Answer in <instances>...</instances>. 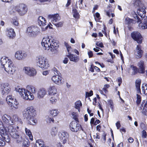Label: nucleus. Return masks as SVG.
I'll list each match as a JSON object with an SVG mask.
<instances>
[{"label": "nucleus", "instance_id": "bb28decb", "mask_svg": "<svg viewBox=\"0 0 147 147\" xmlns=\"http://www.w3.org/2000/svg\"><path fill=\"white\" fill-rule=\"evenodd\" d=\"M59 113V112L57 109H51L48 111V113L53 117L57 116Z\"/></svg>", "mask_w": 147, "mask_h": 147}, {"label": "nucleus", "instance_id": "3c124183", "mask_svg": "<svg viewBox=\"0 0 147 147\" xmlns=\"http://www.w3.org/2000/svg\"><path fill=\"white\" fill-rule=\"evenodd\" d=\"M83 1V0H78V2H76V5L77 4V3L79 2V7L80 9H82L83 7V5L82 4V2Z\"/></svg>", "mask_w": 147, "mask_h": 147}, {"label": "nucleus", "instance_id": "5fc2aeb1", "mask_svg": "<svg viewBox=\"0 0 147 147\" xmlns=\"http://www.w3.org/2000/svg\"><path fill=\"white\" fill-rule=\"evenodd\" d=\"M63 22H61L57 23L54 24V25L57 27H61L63 26Z\"/></svg>", "mask_w": 147, "mask_h": 147}, {"label": "nucleus", "instance_id": "9d476101", "mask_svg": "<svg viewBox=\"0 0 147 147\" xmlns=\"http://www.w3.org/2000/svg\"><path fill=\"white\" fill-rule=\"evenodd\" d=\"M0 90L3 95L7 94L10 91V88L8 83H3L1 84Z\"/></svg>", "mask_w": 147, "mask_h": 147}, {"label": "nucleus", "instance_id": "20e7f679", "mask_svg": "<svg viewBox=\"0 0 147 147\" xmlns=\"http://www.w3.org/2000/svg\"><path fill=\"white\" fill-rule=\"evenodd\" d=\"M58 46V44L53 40L52 36H48L47 38V49L48 52H51L53 53H55Z\"/></svg>", "mask_w": 147, "mask_h": 147}, {"label": "nucleus", "instance_id": "72a5a7b5", "mask_svg": "<svg viewBox=\"0 0 147 147\" xmlns=\"http://www.w3.org/2000/svg\"><path fill=\"white\" fill-rule=\"evenodd\" d=\"M25 131L26 134L29 137L30 139L32 141L33 140V136L30 130L26 127Z\"/></svg>", "mask_w": 147, "mask_h": 147}, {"label": "nucleus", "instance_id": "680f3d73", "mask_svg": "<svg viewBox=\"0 0 147 147\" xmlns=\"http://www.w3.org/2000/svg\"><path fill=\"white\" fill-rule=\"evenodd\" d=\"M94 66L92 64L91 65L89 69V71L92 72H94Z\"/></svg>", "mask_w": 147, "mask_h": 147}, {"label": "nucleus", "instance_id": "8fccbe9b", "mask_svg": "<svg viewBox=\"0 0 147 147\" xmlns=\"http://www.w3.org/2000/svg\"><path fill=\"white\" fill-rule=\"evenodd\" d=\"M5 142L0 136V146H5Z\"/></svg>", "mask_w": 147, "mask_h": 147}, {"label": "nucleus", "instance_id": "49530a36", "mask_svg": "<svg viewBox=\"0 0 147 147\" xmlns=\"http://www.w3.org/2000/svg\"><path fill=\"white\" fill-rule=\"evenodd\" d=\"M137 100L136 101V103L138 105H139L140 103L141 100V96L139 95L138 94H137Z\"/></svg>", "mask_w": 147, "mask_h": 147}, {"label": "nucleus", "instance_id": "c9c22d12", "mask_svg": "<svg viewBox=\"0 0 147 147\" xmlns=\"http://www.w3.org/2000/svg\"><path fill=\"white\" fill-rule=\"evenodd\" d=\"M12 125H8V126L7 127L6 129V130H7L8 132L9 133L10 135L11 133H12V130H15V128H14L13 127Z\"/></svg>", "mask_w": 147, "mask_h": 147}, {"label": "nucleus", "instance_id": "1a4fd4ad", "mask_svg": "<svg viewBox=\"0 0 147 147\" xmlns=\"http://www.w3.org/2000/svg\"><path fill=\"white\" fill-rule=\"evenodd\" d=\"M46 58L42 56H39L37 58V65L42 68L43 70L45 69Z\"/></svg>", "mask_w": 147, "mask_h": 147}, {"label": "nucleus", "instance_id": "5701e85b", "mask_svg": "<svg viewBox=\"0 0 147 147\" xmlns=\"http://www.w3.org/2000/svg\"><path fill=\"white\" fill-rule=\"evenodd\" d=\"M138 72L139 73L143 74L145 71V65L144 62L142 60L140 61L138 63Z\"/></svg>", "mask_w": 147, "mask_h": 147}, {"label": "nucleus", "instance_id": "f3484780", "mask_svg": "<svg viewBox=\"0 0 147 147\" xmlns=\"http://www.w3.org/2000/svg\"><path fill=\"white\" fill-rule=\"evenodd\" d=\"M131 37L133 39L136 41L138 43H141L142 42V36L140 33L138 32H134L131 34Z\"/></svg>", "mask_w": 147, "mask_h": 147}, {"label": "nucleus", "instance_id": "4be33fe9", "mask_svg": "<svg viewBox=\"0 0 147 147\" xmlns=\"http://www.w3.org/2000/svg\"><path fill=\"white\" fill-rule=\"evenodd\" d=\"M48 94L49 95L55 96L58 95L57 89L56 86H50L48 89Z\"/></svg>", "mask_w": 147, "mask_h": 147}, {"label": "nucleus", "instance_id": "4468645a", "mask_svg": "<svg viewBox=\"0 0 147 147\" xmlns=\"http://www.w3.org/2000/svg\"><path fill=\"white\" fill-rule=\"evenodd\" d=\"M80 125L76 121H72L70 124L69 128L70 130L73 132H77L79 130Z\"/></svg>", "mask_w": 147, "mask_h": 147}, {"label": "nucleus", "instance_id": "ddd939ff", "mask_svg": "<svg viewBox=\"0 0 147 147\" xmlns=\"http://www.w3.org/2000/svg\"><path fill=\"white\" fill-rule=\"evenodd\" d=\"M24 70L25 73L29 76L34 77L36 74V70L33 67H25Z\"/></svg>", "mask_w": 147, "mask_h": 147}, {"label": "nucleus", "instance_id": "a878e982", "mask_svg": "<svg viewBox=\"0 0 147 147\" xmlns=\"http://www.w3.org/2000/svg\"><path fill=\"white\" fill-rule=\"evenodd\" d=\"M7 35L10 38H13L16 36V34L13 29L11 28L7 29Z\"/></svg>", "mask_w": 147, "mask_h": 147}, {"label": "nucleus", "instance_id": "9b49d317", "mask_svg": "<svg viewBox=\"0 0 147 147\" xmlns=\"http://www.w3.org/2000/svg\"><path fill=\"white\" fill-rule=\"evenodd\" d=\"M27 56V53L21 51H17L15 53V58L18 60H22L24 59Z\"/></svg>", "mask_w": 147, "mask_h": 147}, {"label": "nucleus", "instance_id": "dca6fc26", "mask_svg": "<svg viewBox=\"0 0 147 147\" xmlns=\"http://www.w3.org/2000/svg\"><path fill=\"white\" fill-rule=\"evenodd\" d=\"M69 137V134L66 132L62 131L59 134V137L63 144L66 143L67 140Z\"/></svg>", "mask_w": 147, "mask_h": 147}, {"label": "nucleus", "instance_id": "b1692460", "mask_svg": "<svg viewBox=\"0 0 147 147\" xmlns=\"http://www.w3.org/2000/svg\"><path fill=\"white\" fill-rule=\"evenodd\" d=\"M0 135L5 142H9L10 141V138L7 134L3 129L0 130Z\"/></svg>", "mask_w": 147, "mask_h": 147}, {"label": "nucleus", "instance_id": "de8ad7c7", "mask_svg": "<svg viewBox=\"0 0 147 147\" xmlns=\"http://www.w3.org/2000/svg\"><path fill=\"white\" fill-rule=\"evenodd\" d=\"M52 71L55 74V75H57L60 74L59 72L58 71L56 68H54L52 69Z\"/></svg>", "mask_w": 147, "mask_h": 147}, {"label": "nucleus", "instance_id": "37998d69", "mask_svg": "<svg viewBox=\"0 0 147 147\" xmlns=\"http://www.w3.org/2000/svg\"><path fill=\"white\" fill-rule=\"evenodd\" d=\"M130 69H132L133 71V74H135L137 73V68L133 65H131Z\"/></svg>", "mask_w": 147, "mask_h": 147}, {"label": "nucleus", "instance_id": "423d86ee", "mask_svg": "<svg viewBox=\"0 0 147 147\" xmlns=\"http://www.w3.org/2000/svg\"><path fill=\"white\" fill-rule=\"evenodd\" d=\"M14 8L15 10L20 16L24 15L28 10L27 6L24 4H20L15 6Z\"/></svg>", "mask_w": 147, "mask_h": 147}, {"label": "nucleus", "instance_id": "f704fd0d", "mask_svg": "<svg viewBox=\"0 0 147 147\" xmlns=\"http://www.w3.org/2000/svg\"><path fill=\"white\" fill-rule=\"evenodd\" d=\"M72 11L73 17L76 18H79V14L78 12L77 9H73Z\"/></svg>", "mask_w": 147, "mask_h": 147}, {"label": "nucleus", "instance_id": "0e129e2a", "mask_svg": "<svg viewBox=\"0 0 147 147\" xmlns=\"http://www.w3.org/2000/svg\"><path fill=\"white\" fill-rule=\"evenodd\" d=\"M101 126L100 125H97L96 127V129L99 132L100 131V129H101Z\"/></svg>", "mask_w": 147, "mask_h": 147}, {"label": "nucleus", "instance_id": "58836bf2", "mask_svg": "<svg viewBox=\"0 0 147 147\" xmlns=\"http://www.w3.org/2000/svg\"><path fill=\"white\" fill-rule=\"evenodd\" d=\"M41 45L42 47L45 50H46V47L45 45L46 44V38L44 37L42 41L41 42Z\"/></svg>", "mask_w": 147, "mask_h": 147}, {"label": "nucleus", "instance_id": "6e6552de", "mask_svg": "<svg viewBox=\"0 0 147 147\" xmlns=\"http://www.w3.org/2000/svg\"><path fill=\"white\" fill-rule=\"evenodd\" d=\"M27 31L28 34L32 37L36 36L40 32L39 28L34 26L28 27L27 29Z\"/></svg>", "mask_w": 147, "mask_h": 147}, {"label": "nucleus", "instance_id": "69168bd1", "mask_svg": "<svg viewBox=\"0 0 147 147\" xmlns=\"http://www.w3.org/2000/svg\"><path fill=\"white\" fill-rule=\"evenodd\" d=\"M52 26V25L50 23L49 24H48V25L47 26V29L48 28H49L50 29H53Z\"/></svg>", "mask_w": 147, "mask_h": 147}, {"label": "nucleus", "instance_id": "bf43d9fd", "mask_svg": "<svg viewBox=\"0 0 147 147\" xmlns=\"http://www.w3.org/2000/svg\"><path fill=\"white\" fill-rule=\"evenodd\" d=\"M116 125L117 127V129H119L121 126V124L120 121H118L115 124Z\"/></svg>", "mask_w": 147, "mask_h": 147}, {"label": "nucleus", "instance_id": "79ce46f5", "mask_svg": "<svg viewBox=\"0 0 147 147\" xmlns=\"http://www.w3.org/2000/svg\"><path fill=\"white\" fill-rule=\"evenodd\" d=\"M50 102L52 104H55L57 102V100L55 96H51L49 100Z\"/></svg>", "mask_w": 147, "mask_h": 147}, {"label": "nucleus", "instance_id": "473e14b6", "mask_svg": "<svg viewBox=\"0 0 147 147\" xmlns=\"http://www.w3.org/2000/svg\"><path fill=\"white\" fill-rule=\"evenodd\" d=\"M44 142L41 140H38L36 141L35 146L36 147H44Z\"/></svg>", "mask_w": 147, "mask_h": 147}, {"label": "nucleus", "instance_id": "412c9836", "mask_svg": "<svg viewBox=\"0 0 147 147\" xmlns=\"http://www.w3.org/2000/svg\"><path fill=\"white\" fill-rule=\"evenodd\" d=\"M146 8L143 6L142 7H140L137 11V13L140 17L141 19L145 18H146L147 16H146Z\"/></svg>", "mask_w": 147, "mask_h": 147}, {"label": "nucleus", "instance_id": "0eeeda50", "mask_svg": "<svg viewBox=\"0 0 147 147\" xmlns=\"http://www.w3.org/2000/svg\"><path fill=\"white\" fill-rule=\"evenodd\" d=\"M135 15L136 16L134 17L135 19V21L138 23L141 22L138 25L139 28L142 29L147 28V17L146 18H144L141 19V18H140L137 15Z\"/></svg>", "mask_w": 147, "mask_h": 147}, {"label": "nucleus", "instance_id": "a18cd8bd", "mask_svg": "<svg viewBox=\"0 0 147 147\" xmlns=\"http://www.w3.org/2000/svg\"><path fill=\"white\" fill-rule=\"evenodd\" d=\"M132 20L128 17L126 18L125 22L126 24H129L131 23L132 22Z\"/></svg>", "mask_w": 147, "mask_h": 147}, {"label": "nucleus", "instance_id": "864d4df0", "mask_svg": "<svg viewBox=\"0 0 147 147\" xmlns=\"http://www.w3.org/2000/svg\"><path fill=\"white\" fill-rule=\"evenodd\" d=\"M142 138H146L147 136L146 132L145 130H143L142 131Z\"/></svg>", "mask_w": 147, "mask_h": 147}, {"label": "nucleus", "instance_id": "f8f14e48", "mask_svg": "<svg viewBox=\"0 0 147 147\" xmlns=\"http://www.w3.org/2000/svg\"><path fill=\"white\" fill-rule=\"evenodd\" d=\"M51 80L54 83L59 85H62L63 82V78L59 74L53 76Z\"/></svg>", "mask_w": 147, "mask_h": 147}, {"label": "nucleus", "instance_id": "e2e57ef3", "mask_svg": "<svg viewBox=\"0 0 147 147\" xmlns=\"http://www.w3.org/2000/svg\"><path fill=\"white\" fill-rule=\"evenodd\" d=\"M88 54L89 58H91L92 57L93 54L92 51H89L88 52Z\"/></svg>", "mask_w": 147, "mask_h": 147}, {"label": "nucleus", "instance_id": "a211bd4d", "mask_svg": "<svg viewBox=\"0 0 147 147\" xmlns=\"http://www.w3.org/2000/svg\"><path fill=\"white\" fill-rule=\"evenodd\" d=\"M38 22L40 26H41V30L45 31L46 29V20L45 18L42 16H40L38 19Z\"/></svg>", "mask_w": 147, "mask_h": 147}, {"label": "nucleus", "instance_id": "393cba45", "mask_svg": "<svg viewBox=\"0 0 147 147\" xmlns=\"http://www.w3.org/2000/svg\"><path fill=\"white\" fill-rule=\"evenodd\" d=\"M48 18L49 20L53 22H55L60 19V17L57 13L54 15H49L48 16Z\"/></svg>", "mask_w": 147, "mask_h": 147}, {"label": "nucleus", "instance_id": "4d7b16f0", "mask_svg": "<svg viewBox=\"0 0 147 147\" xmlns=\"http://www.w3.org/2000/svg\"><path fill=\"white\" fill-rule=\"evenodd\" d=\"M108 102L109 103V105H110V107L111 108L113 109V104L112 100H108Z\"/></svg>", "mask_w": 147, "mask_h": 147}, {"label": "nucleus", "instance_id": "6ab92c4d", "mask_svg": "<svg viewBox=\"0 0 147 147\" xmlns=\"http://www.w3.org/2000/svg\"><path fill=\"white\" fill-rule=\"evenodd\" d=\"M11 133L10 135L13 138L16 140L17 143H20L23 141V138L22 136L20 135L18 131Z\"/></svg>", "mask_w": 147, "mask_h": 147}, {"label": "nucleus", "instance_id": "cd10ccee", "mask_svg": "<svg viewBox=\"0 0 147 147\" xmlns=\"http://www.w3.org/2000/svg\"><path fill=\"white\" fill-rule=\"evenodd\" d=\"M46 94V90L45 88L40 89L38 92V97L39 98H42Z\"/></svg>", "mask_w": 147, "mask_h": 147}, {"label": "nucleus", "instance_id": "4c0bfd02", "mask_svg": "<svg viewBox=\"0 0 147 147\" xmlns=\"http://www.w3.org/2000/svg\"><path fill=\"white\" fill-rule=\"evenodd\" d=\"M57 131L56 127L53 128L51 132V134L53 136H55L57 135Z\"/></svg>", "mask_w": 147, "mask_h": 147}, {"label": "nucleus", "instance_id": "7ed1b4c3", "mask_svg": "<svg viewBox=\"0 0 147 147\" xmlns=\"http://www.w3.org/2000/svg\"><path fill=\"white\" fill-rule=\"evenodd\" d=\"M1 67L4 68L8 74H13L16 71V67L12 61L5 57H2L1 59Z\"/></svg>", "mask_w": 147, "mask_h": 147}, {"label": "nucleus", "instance_id": "603ef678", "mask_svg": "<svg viewBox=\"0 0 147 147\" xmlns=\"http://www.w3.org/2000/svg\"><path fill=\"white\" fill-rule=\"evenodd\" d=\"M107 90L105 88V87H103L102 90L100 91V93L101 94H106L107 92Z\"/></svg>", "mask_w": 147, "mask_h": 147}, {"label": "nucleus", "instance_id": "e433bc0d", "mask_svg": "<svg viewBox=\"0 0 147 147\" xmlns=\"http://www.w3.org/2000/svg\"><path fill=\"white\" fill-rule=\"evenodd\" d=\"M55 121L53 117H48L47 121V123L49 125H52L55 123Z\"/></svg>", "mask_w": 147, "mask_h": 147}, {"label": "nucleus", "instance_id": "ea45409f", "mask_svg": "<svg viewBox=\"0 0 147 147\" xmlns=\"http://www.w3.org/2000/svg\"><path fill=\"white\" fill-rule=\"evenodd\" d=\"M134 5L136 7H141V6L142 5L141 1L140 0H137L135 1L134 3Z\"/></svg>", "mask_w": 147, "mask_h": 147}, {"label": "nucleus", "instance_id": "13d9d810", "mask_svg": "<svg viewBox=\"0 0 147 147\" xmlns=\"http://www.w3.org/2000/svg\"><path fill=\"white\" fill-rule=\"evenodd\" d=\"M28 141V140H24L23 143V146H28L29 143Z\"/></svg>", "mask_w": 147, "mask_h": 147}, {"label": "nucleus", "instance_id": "c756f323", "mask_svg": "<svg viewBox=\"0 0 147 147\" xmlns=\"http://www.w3.org/2000/svg\"><path fill=\"white\" fill-rule=\"evenodd\" d=\"M13 121H14L20 125H21L23 123L21 119L16 115H13Z\"/></svg>", "mask_w": 147, "mask_h": 147}, {"label": "nucleus", "instance_id": "2eb2a0df", "mask_svg": "<svg viewBox=\"0 0 147 147\" xmlns=\"http://www.w3.org/2000/svg\"><path fill=\"white\" fill-rule=\"evenodd\" d=\"M143 51L141 49V47L140 45L137 46L134 52V55L136 58L140 59L141 58L143 55Z\"/></svg>", "mask_w": 147, "mask_h": 147}, {"label": "nucleus", "instance_id": "09e8293b", "mask_svg": "<svg viewBox=\"0 0 147 147\" xmlns=\"http://www.w3.org/2000/svg\"><path fill=\"white\" fill-rule=\"evenodd\" d=\"M142 113L146 116H147V107L144 106L142 110Z\"/></svg>", "mask_w": 147, "mask_h": 147}, {"label": "nucleus", "instance_id": "2f4dec72", "mask_svg": "<svg viewBox=\"0 0 147 147\" xmlns=\"http://www.w3.org/2000/svg\"><path fill=\"white\" fill-rule=\"evenodd\" d=\"M75 107L76 109H77L79 112L80 111V108L82 106V104L81 101L80 100L77 101L75 104Z\"/></svg>", "mask_w": 147, "mask_h": 147}, {"label": "nucleus", "instance_id": "c85d7f7f", "mask_svg": "<svg viewBox=\"0 0 147 147\" xmlns=\"http://www.w3.org/2000/svg\"><path fill=\"white\" fill-rule=\"evenodd\" d=\"M67 56L69 58L70 60L72 61L77 62L79 60L78 57H76L74 55L72 54L71 53L68 54Z\"/></svg>", "mask_w": 147, "mask_h": 147}, {"label": "nucleus", "instance_id": "f03ea898", "mask_svg": "<svg viewBox=\"0 0 147 147\" xmlns=\"http://www.w3.org/2000/svg\"><path fill=\"white\" fill-rule=\"evenodd\" d=\"M18 91L22 97L25 100H32L34 97L32 94L36 93V89L34 86L30 85L27 86L26 90L19 88Z\"/></svg>", "mask_w": 147, "mask_h": 147}, {"label": "nucleus", "instance_id": "6e6d98bb", "mask_svg": "<svg viewBox=\"0 0 147 147\" xmlns=\"http://www.w3.org/2000/svg\"><path fill=\"white\" fill-rule=\"evenodd\" d=\"M96 45L97 46L101 48H102L104 47L102 43L100 42H96Z\"/></svg>", "mask_w": 147, "mask_h": 147}, {"label": "nucleus", "instance_id": "aec40b11", "mask_svg": "<svg viewBox=\"0 0 147 147\" xmlns=\"http://www.w3.org/2000/svg\"><path fill=\"white\" fill-rule=\"evenodd\" d=\"M1 118L4 123L8 125L9 124L12 125L13 123V121H11V117L6 114L2 115Z\"/></svg>", "mask_w": 147, "mask_h": 147}, {"label": "nucleus", "instance_id": "052dcab7", "mask_svg": "<svg viewBox=\"0 0 147 147\" xmlns=\"http://www.w3.org/2000/svg\"><path fill=\"white\" fill-rule=\"evenodd\" d=\"M13 24L15 26H18V25L19 23L16 20H13Z\"/></svg>", "mask_w": 147, "mask_h": 147}, {"label": "nucleus", "instance_id": "39448f33", "mask_svg": "<svg viewBox=\"0 0 147 147\" xmlns=\"http://www.w3.org/2000/svg\"><path fill=\"white\" fill-rule=\"evenodd\" d=\"M6 100L11 109H18L19 103L13 96L11 95L8 96L6 97Z\"/></svg>", "mask_w": 147, "mask_h": 147}, {"label": "nucleus", "instance_id": "f257e3e1", "mask_svg": "<svg viewBox=\"0 0 147 147\" xmlns=\"http://www.w3.org/2000/svg\"><path fill=\"white\" fill-rule=\"evenodd\" d=\"M23 115L28 124L34 125L37 123V121L35 118L36 113L33 107L31 106L26 108L23 111Z\"/></svg>", "mask_w": 147, "mask_h": 147}, {"label": "nucleus", "instance_id": "774afa93", "mask_svg": "<svg viewBox=\"0 0 147 147\" xmlns=\"http://www.w3.org/2000/svg\"><path fill=\"white\" fill-rule=\"evenodd\" d=\"M100 122V121L98 119H96L94 123V125H96L97 124Z\"/></svg>", "mask_w": 147, "mask_h": 147}, {"label": "nucleus", "instance_id": "338daca9", "mask_svg": "<svg viewBox=\"0 0 147 147\" xmlns=\"http://www.w3.org/2000/svg\"><path fill=\"white\" fill-rule=\"evenodd\" d=\"M68 59L67 58H65L64 60L63 61V62L65 64L67 63L68 62Z\"/></svg>", "mask_w": 147, "mask_h": 147}, {"label": "nucleus", "instance_id": "a19ab883", "mask_svg": "<svg viewBox=\"0 0 147 147\" xmlns=\"http://www.w3.org/2000/svg\"><path fill=\"white\" fill-rule=\"evenodd\" d=\"M142 92L144 94L145 93V90H147V84L144 83L143 84L142 86Z\"/></svg>", "mask_w": 147, "mask_h": 147}, {"label": "nucleus", "instance_id": "c03bdc74", "mask_svg": "<svg viewBox=\"0 0 147 147\" xmlns=\"http://www.w3.org/2000/svg\"><path fill=\"white\" fill-rule=\"evenodd\" d=\"M64 44L67 48V51L68 52V54H70L71 53L69 52V51H70L71 49V47L68 45L67 43L65 42Z\"/></svg>", "mask_w": 147, "mask_h": 147}, {"label": "nucleus", "instance_id": "7c9ffc66", "mask_svg": "<svg viewBox=\"0 0 147 147\" xmlns=\"http://www.w3.org/2000/svg\"><path fill=\"white\" fill-rule=\"evenodd\" d=\"M141 83V80L137 79L135 82L136 89L138 93L140 92V85Z\"/></svg>", "mask_w": 147, "mask_h": 147}]
</instances>
